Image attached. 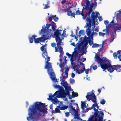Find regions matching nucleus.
Returning a JSON list of instances; mask_svg holds the SVG:
<instances>
[{
	"label": "nucleus",
	"mask_w": 121,
	"mask_h": 121,
	"mask_svg": "<svg viewBox=\"0 0 121 121\" xmlns=\"http://www.w3.org/2000/svg\"><path fill=\"white\" fill-rule=\"evenodd\" d=\"M37 36L35 35H33L32 37H33L34 39V41L35 43H39V41L44 42V40L42 37L36 38L35 37Z\"/></svg>",
	"instance_id": "12"
},
{
	"label": "nucleus",
	"mask_w": 121,
	"mask_h": 121,
	"mask_svg": "<svg viewBox=\"0 0 121 121\" xmlns=\"http://www.w3.org/2000/svg\"><path fill=\"white\" fill-rule=\"evenodd\" d=\"M114 17H113V18L112 19V21H111V22H110V24L111 23H112V24H113V25H114L115 24V23L114 22Z\"/></svg>",
	"instance_id": "48"
},
{
	"label": "nucleus",
	"mask_w": 121,
	"mask_h": 121,
	"mask_svg": "<svg viewBox=\"0 0 121 121\" xmlns=\"http://www.w3.org/2000/svg\"><path fill=\"white\" fill-rule=\"evenodd\" d=\"M67 15L69 16H71L73 17L74 18L75 17V14L72 13V11L70 9L67 12Z\"/></svg>",
	"instance_id": "23"
},
{
	"label": "nucleus",
	"mask_w": 121,
	"mask_h": 121,
	"mask_svg": "<svg viewBox=\"0 0 121 121\" xmlns=\"http://www.w3.org/2000/svg\"><path fill=\"white\" fill-rule=\"evenodd\" d=\"M99 33L100 36L102 37L104 36L105 35V33H103L100 32H99Z\"/></svg>",
	"instance_id": "39"
},
{
	"label": "nucleus",
	"mask_w": 121,
	"mask_h": 121,
	"mask_svg": "<svg viewBox=\"0 0 121 121\" xmlns=\"http://www.w3.org/2000/svg\"><path fill=\"white\" fill-rule=\"evenodd\" d=\"M109 22L108 21V20H105L104 21V23L106 25L108 24Z\"/></svg>",
	"instance_id": "54"
},
{
	"label": "nucleus",
	"mask_w": 121,
	"mask_h": 121,
	"mask_svg": "<svg viewBox=\"0 0 121 121\" xmlns=\"http://www.w3.org/2000/svg\"><path fill=\"white\" fill-rule=\"evenodd\" d=\"M86 4L85 5V7L86 8V10H89L90 5V3L89 1V0H86Z\"/></svg>",
	"instance_id": "27"
},
{
	"label": "nucleus",
	"mask_w": 121,
	"mask_h": 121,
	"mask_svg": "<svg viewBox=\"0 0 121 121\" xmlns=\"http://www.w3.org/2000/svg\"><path fill=\"white\" fill-rule=\"evenodd\" d=\"M52 24L51 25L52 26L51 28L53 31H54L55 30V27L56 24L54 22H53V23H52Z\"/></svg>",
	"instance_id": "33"
},
{
	"label": "nucleus",
	"mask_w": 121,
	"mask_h": 121,
	"mask_svg": "<svg viewBox=\"0 0 121 121\" xmlns=\"http://www.w3.org/2000/svg\"><path fill=\"white\" fill-rule=\"evenodd\" d=\"M70 9L68 8H67L66 9L64 10V11L65 12H67V13L69 10Z\"/></svg>",
	"instance_id": "58"
},
{
	"label": "nucleus",
	"mask_w": 121,
	"mask_h": 121,
	"mask_svg": "<svg viewBox=\"0 0 121 121\" xmlns=\"http://www.w3.org/2000/svg\"><path fill=\"white\" fill-rule=\"evenodd\" d=\"M88 121H93V118H90L89 119Z\"/></svg>",
	"instance_id": "64"
},
{
	"label": "nucleus",
	"mask_w": 121,
	"mask_h": 121,
	"mask_svg": "<svg viewBox=\"0 0 121 121\" xmlns=\"http://www.w3.org/2000/svg\"><path fill=\"white\" fill-rule=\"evenodd\" d=\"M61 89L60 88V90L57 91L52 95V94H50V95H52V97H54V96L56 95V97L64 98L63 94L61 91Z\"/></svg>",
	"instance_id": "10"
},
{
	"label": "nucleus",
	"mask_w": 121,
	"mask_h": 121,
	"mask_svg": "<svg viewBox=\"0 0 121 121\" xmlns=\"http://www.w3.org/2000/svg\"><path fill=\"white\" fill-rule=\"evenodd\" d=\"M91 12L92 14L91 15V19L90 18V19L92 20V22L93 21V22H94L95 20L97 19L98 16L97 15H95V13L93 11ZM89 17L88 18L87 17V19L89 18H90V17Z\"/></svg>",
	"instance_id": "16"
},
{
	"label": "nucleus",
	"mask_w": 121,
	"mask_h": 121,
	"mask_svg": "<svg viewBox=\"0 0 121 121\" xmlns=\"http://www.w3.org/2000/svg\"><path fill=\"white\" fill-rule=\"evenodd\" d=\"M70 82L71 83H73L75 82V80L74 79H71L70 80Z\"/></svg>",
	"instance_id": "59"
},
{
	"label": "nucleus",
	"mask_w": 121,
	"mask_h": 121,
	"mask_svg": "<svg viewBox=\"0 0 121 121\" xmlns=\"http://www.w3.org/2000/svg\"><path fill=\"white\" fill-rule=\"evenodd\" d=\"M51 16H49L48 17V19L49 20V21L51 22L52 23H53L54 22L53 21H52V17H54V15H50Z\"/></svg>",
	"instance_id": "31"
},
{
	"label": "nucleus",
	"mask_w": 121,
	"mask_h": 121,
	"mask_svg": "<svg viewBox=\"0 0 121 121\" xmlns=\"http://www.w3.org/2000/svg\"><path fill=\"white\" fill-rule=\"evenodd\" d=\"M69 68L67 65L65 68V70L64 73L61 74L62 76L60 77V80L63 82L65 80V79L68 77V71L69 70Z\"/></svg>",
	"instance_id": "8"
},
{
	"label": "nucleus",
	"mask_w": 121,
	"mask_h": 121,
	"mask_svg": "<svg viewBox=\"0 0 121 121\" xmlns=\"http://www.w3.org/2000/svg\"><path fill=\"white\" fill-rule=\"evenodd\" d=\"M74 113H75L74 115V118H76L77 119H79V115L78 114V111H77Z\"/></svg>",
	"instance_id": "32"
},
{
	"label": "nucleus",
	"mask_w": 121,
	"mask_h": 121,
	"mask_svg": "<svg viewBox=\"0 0 121 121\" xmlns=\"http://www.w3.org/2000/svg\"><path fill=\"white\" fill-rule=\"evenodd\" d=\"M78 52L76 51H74L73 52L72 55L68 53H67L66 55L68 56L69 58H71L70 60L71 62L73 61V57H77L78 56Z\"/></svg>",
	"instance_id": "9"
},
{
	"label": "nucleus",
	"mask_w": 121,
	"mask_h": 121,
	"mask_svg": "<svg viewBox=\"0 0 121 121\" xmlns=\"http://www.w3.org/2000/svg\"><path fill=\"white\" fill-rule=\"evenodd\" d=\"M33 37L32 36L31 37H29V41L30 43H32L33 42Z\"/></svg>",
	"instance_id": "35"
},
{
	"label": "nucleus",
	"mask_w": 121,
	"mask_h": 121,
	"mask_svg": "<svg viewBox=\"0 0 121 121\" xmlns=\"http://www.w3.org/2000/svg\"><path fill=\"white\" fill-rule=\"evenodd\" d=\"M52 18L55 22H57L58 20V17H56V15H54V17H52Z\"/></svg>",
	"instance_id": "34"
},
{
	"label": "nucleus",
	"mask_w": 121,
	"mask_h": 121,
	"mask_svg": "<svg viewBox=\"0 0 121 121\" xmlns=\"http://www.w3.org/2000/svg\"><path fill=\"white\" fill-rule=\"evenodd\" d=\"M94 103H95V106L96 107V108L97 109H98L99 108V107L97 103L96 102V99L95 102H93Z\"/></svg>",
	"instance_id": "46"
},
{
	"label": "nucleus",
	"mask_w": 121,
	"mask_h": 121,
	"mask_svg": "<svg viewBox=\"0 0 121 121\" xmlns=\"http://www.w3.org/2000/svg\"><path fill=\"white\" fill-rule=\"evenodd\" d=\"M69 107L70 108V109L71 108L73 107L72 106V105L71 103H70V104H69Z\"/></svg>",
	"instance_id": "57"
},
{
	"label": "nucleus",
	"mask_w": 121,
	"mask_h": 121,
	"mask_svg": "<svg viewBox=\"0 0 121 121\" xmlns=\"http://www.w3.org/2000/svg\"><path fill=\"white\" fill-rule=\"evenodd\" d=\"M63 54H62L61 56H60V55H59V60L60 64L59 65V66L60 67V68H61L60 71L62 72H63V71L64 70V69H63V68H64V65L63 64H62V57H63Z\"/></svg>",
	"instance_id": "18"
},
{
	"label": "nucleus",
	"mask_w": 121,
	"mask_h": 121,
	"mask_svg": "<svg viewBox=\"0 0 121 121\" xmlns=\"http://www.w3.org/2000/svg\"><path fill=\"white\" fill-rule=\"evenodd\" d=\"M70 109L72 112H73V113L77 111L75 109V108H73V107L71 108Z\"/></svg>",
	"instance_id": "41"
},
{
	"label": "nucleus",
	"mask_w": 121,
	"mask_h": 121,
	"mask_svg": "<svg viewBox=\"0 0 121 121\" xmlns=\"http://www.w3.org/2000/svg\"><path fill=\"white\" fill-rule=\"evenodd\" d=\"M85 42L84 45H83L84 42L83 41L81 42L80 43H78L77 46L78 48L80 47L81 46H82V49H84L85 47H86L88 44V40L86 38L84 40Z\"/></svg>",
	"instance_id": "11"
},
{
	"label": "nucleus",
	"mask_w": 121,
	"mask_h": 121,
	"mask_svg": "<svg viewBox=\"0 0 121 121\" xmlns=\"http://www.w3.org/2000/svg\"><path fill=\"white\" fill-rule=\"evenodd\" d=\"M61 110H64L67 109L68 108V106H63L60 107V106H57Z\"/></svg>",
	"instance_id": "29"
},
{
	"label": "nucleus",
	"mask_w": 121,
	"mask_h": 121,
	"mask_svg": "<svg viewBox=\"0 0 121 121\" xmlns=\"http://www.w3.org/2000/svg\"><path fill=\"white\" fill-rule=\"evenodd\" d=\"M118 58L119 59V60L121 61V55L120 54L118 56Z\"/></svg>",
	"instance_id": "56"
},
{
	"label": "nucleus",
	"mask_w": 121,
	"mask_h": 121,
	"mask_svg": "<svg viewBox=\"0 0 121 121\" xmlns=\"http://www.w3.org/2000/svg\"><path fill=\"white\" fill-rule=\"evenodd\" d=\"M52 95H49V97L51 99V101H52L53 103L54 104H56L57 103V102L58 101V99L57 97H56L54 99H53V97H52Z\"/></svg>",
	"instance_id": "19"
},
{
	"label": "nucleus",
	"mask_w": 121,
	"mask_h": 121,
	"mask_svg": "<svg viewBox=\"0 0 121 121\" xmlns=\"http://www.w3.org/2000/svg\"><path fill=\"white\" fill-rule=\"evenodd\" d=\"M117 53L115 52L113 54V56L114 58L116 59H117Z\"/></svg>",
	"instance_id": "38"
},
{
	"label": "nucleus",
	"mask_w": 121,
	"mask_h": 121,
	"mask_svg": "<svg viewBox=\"0 0 121 121\" xmlns=\"http://www.w3.org/2000/svg\"><path fill=\"white\" fill-rule=\"evenodd\" d=\"M87 108L88 110H89L92 109L93 108V107H91L89 108Z\"/></svg>",
	"instance_id": "62"
},
{
	"label": "nucleus",
	"mask_w": 121,
	"mask_h": 121,
	"mask_svg": "<svg viewBox=\"0 0 121 121\" xmlns=\"http://www.w3.org/2000/svg\"><path fill=\"white\" fill-rule=\"evenodd\" d=\"M60 109L57 107H56L55 109V110H52L51 111V113L52 115L53 114H55L57 113H61V112L60 110Z\"/></svg>",
	"instance_id": "21"
},
{
	"label": "nucleus",
	"mask_w": 121,
	"mask_h": 121,
	"mask_svg": "<svg viewBox=\"0 0 121 121\" xmlns=\"http://www.w3.org/2000/svg\"><path fill=\"white\" fill-rule=\"evenodd\" d=\"M112 35V36L111 37V42H112L114 40V34Z\"/></svg>",
	"instance_id": "50"
},
{
	"label": "nucleus",
	"mask_w": 121,
	"mask_h": 121,
	"mask_svg": "<svg viewBox=\"0 0 121 121\" xmlns=\"http://www.w3.org/2000/svg\"><path fill=\"white\" fill-rule=\"evenodd\" d=\"M65 116L66 117H68L70 115V113L69 112H66L65 114Z\"/></svg>",
	"instance_id": "47"
},
{
	"label": "nucleus",
	"mask_w": 121,
	"mask_h": 121,
	"mask_svg": "<svg viewBox=\"0 0 121 121\" xmlns=\"http://www.w3.org/2000/svg\"><path fill=\"white\" fill-rule=\"evenodd\" d=\"M83 52H82L81 54H80L79 55V56H82L84 53V50H83Z\"/></svg>",
	"instance_id": "60"
},
{
	"label": "nucleus",
	"mask_w": 121,
	"mask_h": 121,
	"mask_svg": "<svg viewBox=\"0 0 121 121\" xmlns=\"http://www.w3.org/2000/svg\"><path fill=\"white\" fill-rule=\"evenodd\" d=\"M89 68L85 70V68L84 66L82 69H81V70H79L77 69H76V72L78 74H80L81 73H83L84 71H85V73L87 74L89 73Z\"/></svg>",
	"instance_id": "13"
},
{
	"label": "nucleus",
	"mask_w": 121,
	"mask_h": 121,
	"mask_svg": "<svg viewBox=\"0 0 121 121\" xmlns=\"http://www.w3.org/2000/svg\"><path fill=\"white\" fill-rule=\"evenodd\" d=\"M95 57L98 64L100 65L103 71L107 69L110 73H112L115 70L117 72H121V66L120 65H112L108 60L106 58L103 57L101 58L96 54Z\"/></svg>",
	"instance_id": "2"
},
{
	"label": "nucleus",
	"mask_w": 121,
	"mask_h": 121,
	"mask_svg": "<svg viewBox=\"0 0 121 121\" xmlns=\"http://www.w3.org/2000/svg\"><path fill=\"white\" fill-rule=\"evenodd\" d=\"M92 90V92H90L87 93V95L86 96V97L87 99H89V100H91L93 102H95L96 99V96L93 92V91Z\"/></svg>",
	"instance_id": "7"
},
{
	"label": "nucleus",
	"mask_w": 121,
	"mask_h": 121,
	"mask_svg": "<svg viewBox=\"0 0 121 121\" xmlns=\"http://www.w3.org/2000/svg\"><path fill=\"white\" fill-rule=\"evenodd\" d=\"M93 109L94 111L95 112L94 113V114L95 117H96L98 116L101 115L99 114H98L99 112L98 111V109H96L95 108H94Z\"/></svg>",
	"instance_id": "28"
},
{
	"label": "nucleus",
	"mask_w": 121,
	"mask_h": 121,
	"mask_svg": "<svg viewBox=\"0 0 121 121\" xmlns=\"http://www.w3.org/2000/svg\"><path fill=\"white\" fill-rule=\"evenodd\" d=\"M78 96V94L77 93L75 92L74 91H73L72 92V95H70L69 97V98L70 99H71L72 98H74Z\"/></svg>",
	"instance_id": "22"
},
{
	"label": "nucleus",
	"mask_w": 121,
	"mask_h": 121,
	"mask_svg": "<svg viewBox=\"0 0 121 121\" xmlns=\"http://www.w3.org/2000/svg\"><path fill=\"white\" fill-rule=\"evenodd\" d=\"M106 33L105 34L106 35H109V31H108V30H106Z\"/></svg>",
	"instance_id": "61"
},
{
	"label": "nucleus",
	"mask_w": 121,
	"mask_h": 121,
	"mask_svg": "<svg viewBox=\"0 0 121 121\" xmlns=\"http://www.w3.org/2000/svg\"><path fill=\"white\" fill-rule=\"evenodd\" d=\"M51 25V24H48V23L47 24L46 26L47 29L49 28L50 27V26Z\"/></svg>",
	"instance_id": "51"
},
{
	"label": "nucleus",
	"mask_w": 121,
	"mask_h": 121,
	"mask_svg": "<svg viewBox=\"0 0 121 121\" xmlns=\"http://www.w3.org/2000/svg\"><path fill=\"white\" fill-rule=\"evenodd\" d=\"M65 87V89L66 92H65L63 87H61V91L62 93L64 98H65L66 96L67 95L69 96L70 95V93L69 91H71L72 89L69 86H67L65 87V86L63 85Z\"/></svg>",
	"instance_id": "6"
},
{
	"label": "nucleus",
	"mask_w": 121,
	"mask_h": 121,
	"mask_svg": "<svg viewBox=\"0 0 121 121\" xmlns=\"http://www.w3.org/2000/svg\"><path fill=\"white\" fill-rule=\"evenodd\" d=\"M90 8H89V11L87 13H86V16L85 17H86L87 15L88 16V17H90V15L91 13V12H93L92 8L93 7V5H90Z\"/></svg>",
	"instance_id": "17"
},
{
	"label": "nucleus",
	"mask_w": 121,
	"mask_h": 121,
	"mask_svg": "<svg viewBox=\"0 0 121 121\" xmlns=\"http://www.w3.org/2000/svg\"><path fill=\"white\" fill-rule=\"evenodd\" d=\"M84 30H81L79 32V35H78V34L77 33V32L76 30L75 33L76 35L77 36H79V37H80L81 35L83 34H84Z\"/></svg>",
	"instance_id": "25"
},
{
	"label": "nucleus",
	"mask_w": 121,
	"mask_h": 121,
	"mask_svg": "<svg viewBox=\"0 0 121 121\" xmlns=\"http://www.w3.org/2000/svg\"><path fill=\"white\" fill-rule=\"evenodd\" d=\"M85 8L86 7L85 6V7L84 6L83 7V9H82L81 11V15L82 16H83V18L84 19H85L86 17H85L86 16V14H85V15H84V14L83 13V10L84 9H85L86 10V8Z\"/></svg>",
	"instance_id": "30"
},
{
	"label": "nucleus",
	"mask_w": 121,
	"mask_h": 121,
	"mask_svg": "<svg viewBox=\"0 0 121 121\" xmlns=\"http://www.w3.org/2000/svg\"><path fill=\"white\" fill-rule=\"evenodd\" d=\"M75 76V74L74 73H73L71 74V77L72 78H74Z\"/></svg>",
	"instance_id": "55"
},
{
	"label": "nucleus",
	"mask_w": 121,
	"mask_h": 121,
	"mask_svg": "<svg viewBox=\"0 0 121 121\" xmlns=\"http://www.w3.org/2000/svg\"><path fill=\"white\" fill-rule=\"evenodd\" d=\"M55 88H58L59 89V90H60V88H61V87H63L62 86H61L59 85H56L55 86Z\"/></svg>",
	"instance_id": "40"
},
{
	"label": "nucleus",
	"mask_w": 121,
	"mask_h": 121,
	"mask_svg": "<svg viewBox=\"0 0 121 121\" xmlns=\"http://www.w3.org/2000/svg\"><path fill=\"white\" fill-rule=\"evenodd\" d=\"M46 4L45 7H44L43 8L44 9H46L47 8H49V6L48 5V4Z\"/></svg>",
	"instance_id": "43"
},
{
	"label": "nucleus",
	"mask_w": 121,
	"mask_h": 121,
	"mask_svg": "<svg viewBox=\"0 0 121 121\" xmlns=\"http://www.w3.org/2000/svg\"><path fill=\"white\" fill-rule=\"evenodd\" d=\"M51 35V33L48 32H47L45 35H43L42 36L44 41L47 39H49Z\"/></svg>",
	"instance_id": "14"
},
{
	"label": "nucleus",
	"mask_w": 121,
	"mask_h": 121,
	"mask_svg": "<svg viewBox=\"0 0 121 121\" xmlns=\"http://www.w3.org/2000/svg\"><path fill=\"white\" fill-rule=\"evenodd\" d=\"M98 18L100 21H102V18L101 16H99L98 17Z\"/></svg>",
	"instance_id": "53"
},
{
	"label": "nucleus",
	"mask_w": 121,
	"mask_h": 121,
	"mask_svg": "<svg viewBox=\"0 0 121 121\" xmlns=\"http://www.w3.org/2000/svg\"><path fill=\"white\" fill-rule=\"evenodd\" d=\"M45 104L41 102H35L32 105L30 106L28 110V115L27 119L28 121H30L33 119L32 121H38L39 119L37 116H41V112L44 113L46 109L43 107H45Z\"/></svg>",
	"instance_id": "1"
},
{
	"label": "nucleus",
	"mask_w": 121,
	"mask_h": 121,
	"mask_svg": "<svg viewBox=\"0 0 121 121\" xmlns=\"http://www.w3.org/2000/svg\"><path fill=\"white\" fill-rule=\"evenodd\" d=\"M99 114L101 115H99L97 116L99 118V120L97 121V118L95 117V120L94 121H103V118L104 113L100 111L99 112Z\"/></svg>",
	"instance_id": "15"
},
{
	"label": "nucleus",
	"mask_w": 121,
	"mask_h": 121,
	"mask_svg": "<svg viewBox=\"0 0 121 121\" xmlns=\"http://www.w3.org/2000/svg\"><path fill=\"white\" fill-rule=\"evenodd\" d=\"M41 44L42 45V46L40 48L41 51H42V56L43 57L45 58L46 60H47L44 68L45 69H47L48 73L50 76L51 79L55 82H56L57 79H56V77L54 73L53 72V69L52 68L51 64L50 62H48V61L50 60V58L48 56L46 50H45L44 47L46 44L43 45Z\"/></svg>",
	"instance_id": "3"
},
{
	"label": "nucleus",
	"mask_w": 121,
	"mask_h": 121,
	"mask_svg": "<svg viewBox=\"0 0 121 121\" xmlns=\"http://www.w3.org/2000/svg\"><path fill=\"white\" fill-rule=\"evenodd\" d=\"M71 44L72 46L75 47L76 46L75 44V43L74 42H72L71 43Z\"/></svg>",
	"instance_id": "63"
},
{
	"label": "nucleus",
	"mask_w": 121,
	"mask_h": 121,
	"mask_svg": "<svg viewBox=\"0 0 121 121\" xmlns=\"http://www.w3.org/2000/svg\"><path fill=\"white\" fill-rule=\"evenodd\" d=\"M99 45L97 44L96 43H95L93 44L92 46V47L93 48L98 47H99Z\"/></svg>",
	"instance_id": "36"
},
{
	"label": "nucleus",
	"mask_w": 121,
	"mask_h": 121,
	"mask_svg": "<svg viewBox=\"0 0 121 121\" xmlns=\"http://www.w3.org/2000/svg\"><path fill=\"white\" fill-rule=\"evenodd\" d=\"M81 102L82 103L81 104V108L83 111L85 112L86 111H84V108H87L86 106V103H85V102H83L82 101H81Z\"/></svg>",
	"instance_id": "26"
},
{
	"label": "nucleus",
	"mask_w": 121,
	"mask_h": 121,
	"mask_svg": "<svg viewBox=\"0 0 121 121\" xmlns=\"http://www.w3.org/2000/svg\"><path fill=\"white\" fill-rule=\"evenodd\" d=\"M86 21L87 22L86 24V26H85V27L87 26L88 28L86 30V31L87 32V35L88 36V37L90 38V36L92 37L94 34V32L93 31L91 34V31L90 30L91 27V25L92 20L90 19V18L86 19Z\"/></svg>",
	"instance_id": "5"
},
{
	"label": "nucleus",
	"mask_w": 121,
	"mask_h": 121,
	"mask_svg": "<svg viewBox=\"0 0 121 121\" xmlns=\"http://www.w3.org/2000/svg\"><path fill=\"white\" fill-rule=\"evenodd\" d=\"M91 39L92 40H91L90 39V38L89 37H86V39L88 40V42L89 45L90 46H91L93 44V38L92 37H91Z\"/></svg>",
	"instance_id": "24"
},
{
	"label": "nucleus",
	"mask_w": 121,
	"mask_h": 121,
	"mask_svg": "<svg viewBox=\"0 0 121 121\" xmlns=\"http://www.w3.org/2000/svg\"><path fill=\"white\" fill-rule=\"evenodd\" d=\"M114 30V32L112 33L113 35L114 34H115L116 35V31H117V30H119L121 31V24L120 25L117 26L115 27Z\"/></svg>",
	"instance_id": "20"
},
{
	"label": "nucleus",
	"mask_w": 121,
	"mask_h": 121,
	"mask_svg": "<svg viewBox=\"0 0 121 121\" xmlns=\"http://www.w3.org/2000/svg\"><path fill=\"white\" fill-rule=\"evenodd\" d=\"M62 31L61 30H58L57 29L55 31L54 33V35L55 36V40L57 43L56 45L57 47H55V51L56 52L58 51V52L60 53V56H61V54H64V52L63 50V48L61 46L62 43V40L59 36L60 35L62 36L63 35V33L61 34V32Z\"/></svg>",
	"instance_id": "4"
},
{
	"label": "nucleus",
	"mask_w": 121,
	"mask_h": 121,
	"mask_svg": "<svg viewBox=\"0 0 121 121\" xmlns=\"http://www.w3.org/2000/svg\"><path fill=\"white\" fill-rule=\"evenodd\" d=\"M99 27H97L96 28H95L94 29V30L95 31L98 32L99 31Z\"/></svg>",
	"instance_id": "52"
},
{
	"label": "nucleus",
	"mask_w": 121,
	"mask_h": 121,
	"mask_svg": "<svg viewBox=\"0 0 121 121\" xmlns=\"http://www.w3.org/2000/svg\"><path fill=\"white\" fill-rule=\"evenodd\" d=\"M61 84H62L63 83V84H64L65 85H64V86H67V85H68V84H67V82H64H64H62L61 81Z\"/></svg>",
	"instance_id": "44"
},
{
	"label": "nucleus",
	"mask_w": 121,
	"mask_h": 121,
	"mask_svg": "<svg viewBox=\"0 0 121 121\" xmlns=\"http://www.w3.org/2000/svg\"><path fill=\"white\" fill-rule=\"evenodd\" d=\"M97 68V66L96 65H95L93 66V69L94 70H96Z\"/></svg>",
	"instance_id": "49"
},
{
	"label": "nucleus",
	"mask_w": 121,
	"mask_h": 121,
	"mask_svg": "<svg viewBox=\"0 0 121 121\" xmlns=\"http://www.w3.org/2000/svg\"><path fill=\"white\" fill-rule=\"evenodd\" d=\"M76 13L77 15H80L81 14V12L80 10H77L76 11Z\"/></svg>",
	"instance_id": "42"
},
{
	"label": "nucleus",
	"mask_w": 121,
	"mask_h": 121,
	"mask_svg": "<svg viewBox=\"0 0 121 121\" xmlns=\"http://www.w3.org/2000/svg\"><path fill=\"white\" fill-rule=\"evenodd\" d=\"M56 43H52L51 44V46L53 47H55L56 46Z\"/></svg>",
	"instance_id": "45"
},
{
	"label": "nucleus",
	"mask_w": 121,
	"mask_h": 121,
	"mask_svg": "<svg viewBox=\"0 0 121 121\" xmlns=\"http://www.w3.org/2000/svg\"><path fill=\"white\" fill-rule=\"evenodd\" d=\"M106 102L105 101L104 99H102L100 102V103L102 105L104 104Z\"/></svg>",
	"instance_id": "37"
}]
</instances>
